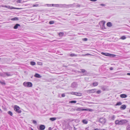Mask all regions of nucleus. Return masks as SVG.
Here are the masks:
<instances>
[{
	"label": "nucleus",
	"mask_w": 130,
	"mask_h": 130,
	"mask_svg": "<svg viewBox=\"0 0 130 130\" xmlns=\"http://www.w3.org/2000/svg\"><path fill=\"white\" fill-rule=\"evenodd\" d=\"M82 95V94L80 93H78V92H75V95L78 96H81Z\"/></svg>",
	"instance_id": "19"
},
{
	"label": "nucleus",
	"mask_w": 130,
	"mask_h": 130,
	"mask_svg": "<svg viewBox=\"0 0 130 130\" xmlns=\"http://www.w3.org/2000/svg\"><path fill=\"white\" fill-rule=\"evenodd\" d=\"M48 130H52V128H51V127H49L48 128Z\"/></svg>",
	"instance_id": "53"
},
{
	"label": "nucleus",
	"mask_w": 130,
	"mask_h": 130,
	"mask_svg": "<svg viewBox=\"0 0 130 130\" xmlns=\"http://www.w3.org/2000/svg\"><path fill=\"white\" fill-rule=\"evenodd\" d=\"M54 23V21H50L49 22V23L50 24H53Z\"/></svg>",
	"instance_id": "33"
},
{
	"label": "nucleus",
	"mask_w": 130,
	"mask_h": 130,
	"mask_svg": "<svg viewBox=\"0 0 130 130\" xmlns=\"http://www.w3.org/2000/svg\"><path fill=\"white\" fill-rule=\"evenodd\" d=\"M69 55L71 57L76 56H77V55L75 54H70Z\"/></svg>",
	"instance_id": "22"
},
{
	"label": "nucleus",
	"mask_w": 130,
	"mask_h": 130,
	"mask_svg": "<svg viewBox=\"0 0 130 130\" xmlns=\"http://www.w3.org/2000/svg\"><path fill=\"white\" fill-rule=\"evenodd\" d=\"M106 121V120L103 118H101L99 120V122L102 123H105Z\"/></svg>",
	"instance_id": "4"
},
{
	"label": "nucleus",
	"mask_w": 130,
	"mask_h": 130,
	"mask_svg": "<svg viewBox=\"0 0 130 130\" xmlns=\"http://www.w3.org/2000/svg\"><path fill=\"white\" fill-rule=\"evenodd\" d=\"M3 77H6V72L4 73L3 74Z\"/></svg>",
	"instance_id": "37"
},
{
	"label": "nucleus",
	"mask_w": 130,
	"mask_h": 130,
	"mask_svg": "<svg viewBox=\"0 0 130 130\" xmlns=\"http://www.w3.org/2000/svg\"><path fill=\"white\" fill-rule=\"evenodd\" d=\"M109 55L110 56H109V57H115L116 56V55H115L113 54H110Z\"/></svg>",
	"instance_id": "30"
},
{
	"label": "nucleus",
	"mask_w": 130,
	"mask_h": 130,
	"mask_svg": "<svg viewBox=\"0 0 130 130\" xmlns=\"http://www.w3.org/2000/svg\"><path fill=\"white\" fill-rule=\"evenodd\" d=\"M21 0H18L17 1V3H21Z\"/></svg>",
	"instance_id": "48"
},
{
	"label": "nucleus",
	"mask_w": 130,
	"mask_h": 130,
	"mask_svg": "<svg viewBox=\"0 0 130 130\" xmlns=\"http://www.w3.org/2000/svg\"><path fill=\"white\" fill-rule=\"evenodd\" d=\"M101 54L102 55H103L106 56H110V54L108 53H104L103 52H102L101 53Z\"/></svg>",
	"instance_id": "15"
},
{
	"label": "nucleus",
	"mask_w": 130,
	"mask_h": 130,
	"mask_svg": "<svg viewBox=\"0 0 130 130\" xmlns=\"http://www.w3.org/2000/svg\"><path fill=\"white\" fill-rule=\"evenodd\" d=\"M102 89L103 90H104V89H103L102 88Z\"/></svg>",
	"instance_id": "63"
},
{
	"label": "nucleus",
	"mask_w": 130,
	"mask_h": 130,
	"mask_svg": "<svg viewBox=\"0 0 130 130\" xmlns=\"http://www.w3.org/2000/svg\"><path fill=\"white\" fill-rule=\"evenodd\" d=\"M19 20V19L17 17H15L11 19V20L12 21H17Z\"/></svg>",
	"instance_id": "21"
},
{
	"label": "nucleus",
	"mask_w": 130,
	"mask_h": 130,
	"mask_svg": "<svg viewBox=\"0 0 130 130\" xmlns=\"http://www.w3.org/2000/svg\"><path fill=\"white\" fill-rule=\"evenodd\" d=\"M102 89L103 90H104V89H103L102 88Z\"/></svg>",
	"instance_id": "62"
},
{
	"label": "nucleus",
	"mask_w": 130,
	"mask_h": 130,
	"mask_svg": "<svg viewBox=\"0 0 130 130\" xmlns=\"http://www.w3.org/2000/svg\"><path fill=\"white\" fill-rule=\"evenodd\" d=\"M110 70H112L113 69V68L112 67H111L110 69Z\"/></svg>",
	"instance_id": "55"
},
{
	"label": "nucleus",
	"mask_w": 130,
	"mask_h": 130,
	"mask_svg": "<svg viewBox=\"0 0 130 130\" xmlns=\"http://www.w3.org/2000/svg\"><path fill=\"white\" fill-rule=\"evenodd\" d=\"M127 121L126 120H122L120 121V125H122L126 123Z\"/></svg>",
	"instance_id": "6"
},
{
	"label": "nucleus",
	"mask_w": 130,
	"mask_h": 130,
	"mask_svg": "<svg viewBox=\"0 0 130 130\" xmlns=\"http://www.w3.org/2000/svg\"><path fill=\"white\" fill-rule=\"evenodd\" d=\"M8 8L10 9H13V7H10V6H9L8 7Z\"/></svg>",
	"instance_id": "49"
},
{
	"label": "nucleus",
	"mask_w": 130,
	"mask_h": 130,
	"mask_svg": "<svg viewBox=\"0 0 130 130\" xmlns=\"http://www.w3.org/2000/svg\"><path fill=\"white\" fill-rule=\"evenodd\" d=\"M4 7H6V8H8V7L6 5H5V6H4Z\"/></svg>",
	"instance_id": "58"
},
{
	"label": "nucleus",
	"mask_w": 130,
	"mask_h": 130,
	"mask_svg": "<svg viewBox=\"0 0 130 130\" xmlns=\"http://www.w3.org/2000/svg\"><path fill=\"white\" fill-rule=\"evenodd\" d=\"M65 95L63 93L61 95V96L62 97H65Z\"/></svg>",
	"instance_id": "47"
},
{
	"label": "nucleus",
	"mask_w": 130,
	"mask_h": 130,
	"mask_svg": "<svg viewBox=\"0 0 130 130\" xmlns=\"http://www.w3.org/2000/svg\"><path fill=\"white\" fill-rule=\"evenodd\" d=\"M20 25L18 24H16L14 26L13 28L15 29H17L18 28V26H20Z\"/></svg>",
	"instance_id": "14"
},
{
	"label": "nucleus",
	"mask_w": 130,
	"mask_h": 130,
	"mask_svg": "<svg viewBox=\"0 0 130 130\" xmlns=\"http://www.w3.org/2000/svg\"><path fill=\"white\" fill-rule=\"evenodd\" d=\"M60 96V95L59 94L58 95V97H59Z\"/></svg>",
	"instance_id": "60"
},
{
	"label": "nucleus",
	"mask_w": 130,
	"mask_h": 130,
	"mask_svg": "<svg viewBox=\"0 0 130 130\" xmlns=\"http://www.w3.org/2000/svg\"><path fill=\"white\" fill-rule=\"evenodd\" d=\"M6 76H11L12 75V74L11 73V72H6Z\"/></svg>",
	"instance_id": "12"
},
{
	"label": "nucleus",
	"mask_w": 130,
	"mask_h": 130,
	"mask_svg": "<svg viewBox=\"0 0 130 130\" xmlns=\"http://www.w3.org/2000/svg\"><path fill=\"white\" fill-rule=\"evenodd\" d=\"M107 25L108 26L110 27L112 26V24L111 22H108L107 23Z\"/></svg>",
	"instance_id": "17"
},
{
	"label": "nucleus",
	"mask_w": 130,
	"mask_h": 130,
	"mask_svg": "<svg viewBox=\"0 0 130 130\" xmlns=\"http://www.w3.org/2000/svg\"><path fill=\"white\" fill-rule=\"evenodd\" d=\"M120 96L122 98H125L127 97L126 95L125 94H121L120 95Z\"/></svg>",
	"instance_id": "9"
},
{
	"label": "nucleus",
	"mask_w": 130,
	"mask_h": 130,
	"mask_svg": "<svg viewBox=\"0 0 130 130\" xmlns=\"http://www.w3.org/2000/svg\"><path fill=\"white\" fill-rule=\"evenodd\" d=\"M126 38V37H125V36H122L120 38L121 39H122V40H124V39H125Z\"/></svg>",
	"instance_id": "31"
},
{
	"label": "nucleus",
	"mask_w": 130,
	"mask_h": 130,
	"mask_svg": "<svg viewBox=\"0 0 130 130\" xmlns=\"http://www.w3.org/2000/svg\"><path fill=\"white\" fill-rule=\"evenodd\" d=\"M101 92V90H98L97 91L96 93L98 94H100Z\"/></svg>",
	"instance_id": "35"
},
{
	"label": "nucleus",
	"mask_w": 130,
	"mask_h": 130,
	"mask_svg": "<svg viewBox=\"0 0 130 130\" xmlns=\"http://www.w3.org/2000/svg\"><path fill=\"white\" fill-rule=\"evenodd\" d=\"M96 89H95L90 90H88L87 91V92L88 93H93L95 92Z\"/></svg>",
	"instance_id": "7"
},
{
	"label": "nucleus",
	"mask_w": 130,
	"mask_h": 130,
	"mask_svg": "<svg viewBox=\"0 0 130 130\" xmlns=\"http://www.w3.org/2000/svg\"><path fill=\"white\" fill-rule=\"evenodd\" d=\"M34 76L35 77L38 78H40L41 77V76L40 74L37 73H36L34 75Z\"/></svg>",
	"instance_id": "16"
},
{
	"label": "nucleus",
	"mask_w": 130,
	"mask_h": 130,
	"mask_svg": "<svg viewBox=\"0 0 130 130\" xmlns=\"http://www.w3.org/2000/svg\"><path fill=\"white\" fill-rule=\"evenodd\" d=\"M85 124H87L88 123V121L85 120H83L82 121Z\"/></svg>",
	"instance_id": "24"
},
{
	"label": "nucleus",
	"mask_w": 130,
	"mask_h": 130,
	"mask_svg": "<svg viewBox=\"0 0 130 130\" xmlns=\"http://www.w3.org/2000/svg\"><path fill=\"white\" fill-rule=\"evenodd\" d=\"M115 116L114 115L111 118V119L112 120H114L115 119Z\"/></svg>",
	"instance_id": "38"
},
{
	"label": "nucleus",
	"mask_w": 130,
	"mask_h": 130,
	"mask_svg": "<svg viewBox=\"0 0 130 130\" xmlns=\"http://www.w3.org/2000/svg\"><path fill=\"white\" fill-rule=\"evenodd\" d=\"M98 83L96 82H93L92 84L93 86H97L98 85Z\"/></svg>",
	"instance_id": "18"
},
{
	"label": "nucleus",
	"mask_w": 130,
	"mask_h": 130,
	"mask_svg": "<svg viewBox=\"0 0 130 130\" xmlns=\"http://www.w3.org/2000/svg\"><path fill=\"white\" fill-rule=\"evenodd\" d=\"M75 15H77V16L79 15H77V14Z\"/></svg>",
	"instance_id": "61"
},
{
	"label": "nucleus",
	"mask_w": 130,
	"mask_h": 130,
	"mask_svg": "<svg viewBox=\"0 0 130 130\" xmlns=\"http://www.w3.org/2000/svg\"><path fill=\"white\" fill-rule=\"evenodd\" d=\"M45 126L43 125H40L38 129L40 130H44L45 128Z\"/></svg>",
	"instance_id": "8"
},
{
	"label": "nucleus",
	"mask_w": 130,
	"mask_h": 130,
	"mask_svg": "<svg viewBox=\"0 0 130 130\" xmlns=\"http://www.w3.org/2000/svg\"><path fill=\"white\" fill-rule=\"evenodd\" d=\"M33 123L35 124H37V122L35 120H34L33 121Z\"/></svg>",
	"instance_id": "39"
},
{
	"label": "nucleus",
	"mask_w": 130,
	"mask_h": 130,
	"mask_svg": "<svg viewBox=\"0 0 130 130\" xmlns=\"http://www.w3.org/2000/svg\"><path fill=\"white\" fill-rule=\"evenodd\" d=\"M90 1L92 2H95L97 0H90Z\"/></svg>",
	"instance_id": "52"
},
{
	"label": "nucleus",
	"mask_w": 130,
	"mask_h": 130,
	"mask_svg": "<svg viewBox=\"0 0 130 130\" xmlns=\"http://www.w3.org/2000/svg\"><path fill=\"white\" fill-rule=\"evenodd\" d=\"M8 113L11 116H12L13 115L11 111H8Z\"/></svg>",
	"instance_id": "28"
},
{
	"label": "nucleus",
	"mask_w": 130,
	"mask_h": 130,
	"mask_svg": "<svg viewBox=\"0 0 130 130\" xmlns=\"http://www.w3.org/2000/svg\"><path fill=\"white\" fill-rule=\"evenodd\" d=\"M39 6V5L38 4H36L35 5H32V7H37Z\"/></svg>",
	"instance_id": "34"
},
{
	"label": "nucleus",
	"mask_w": 130,
	"mask_h": 130,
	"mask_svg": "<svg viewBox=\"0 0 130 130\" xmlns=\"http://www.w3.org/2000/svg\"><path fill=\"white\" fill-rule=\"evenodd\" d=\"M105 22H103V23L102 26V28L103 29H105Z\"/></svg>",
	"instance_id": "25"
},
{
	"label": "nucleus",
	"mask_w": 130,
	"mask_h": 130,
	"mask_svg": "<svg viewBox=\"0 0 130 130\" xmlns=\"http://www.w3.org/2000/svg\"><path fill=\"white\" fill-rule=\"evenodd\" d=\"M80 5L79 4H77L76 6V7H80Z\"/></svg>",
	"instance_id": "45"
},
{
	"label": "nucleus",
	"mask_w": 130,
	"mask_h": 130,
	"mask_svg": "<svg viewBox=\"0 0 130 130\" xmlns=\"http://www.w3.org/2000/svg\"><path fill=\"white\" fill-rule=\"evenodd\" d=\"M20 108L18 106L15 105L14 108V110L19 113H20L21 112V110H19Z\"/></svg>",
	"instance_id": "3"
},
{
	"label": "nucleus",
	"mask_w": 130,
	"mask_h": 130,
	"mask_svg": "<svg viewBox=\"0 0 130 130\" xmlns=\"http://www.w3.org/2000/svg\"><path fill=\"white\" fill-rule=\"evenodd\" d=\"M122 103L120 102H117L116 104V105H122Z\"/></svg>",
	"instance_id": "26"
},
{
	"label": "nucleus",
	"mask_w": 130,
	"mask_h": 130,
	"mask_svg": "<svg viewBox=\"0 0 130 130\" xmlns=\"http://www.w3.org/2000/svg\"><path fill=\"white\" fill-rule=\"evenodd\" d=\"M75 4L74 3L72 4H70L68 5H67V7H74L75 6Z\"/></svg>",
	"instance_id": "11"
},
{
	"label": "nucleus",
	"mask_w": 130,
	"mask_h": 130,
	"mask_svg": "<svg viewBox=\"0 0 130 130\" xmlns=\"http://www.w3.org/2000/svg\"><path fill=\"white\" fill-rule=\"evenodd\" d=\"M30 64L32 65H35L36 64V63L34 61H31L30 62Z\"/></svg>",
	"instance_id": "29"
},
{
	"label": "nucleus",
	"mask_w": 130,
	"mask_h": 130,
	"mask_svg": "<svg viewBox=\"0 0 130 130\" xmlns=\"http://www.w3.org/2000/svg\"><path fill=\"white\" fill-rule=\"evenodd\" d=\"M46 5L48 7L51 6V4H46L45 5Z\"/></svg>",
	"instance_id": "46"
},
{
	"label": "nucleus",
	"mask_w": 130,
	"mask_h": 130,
	"mask_svg": "<svg viewBox=\"0 0 130 130\" xmlns=\"http://www.w3.org/2000/svg\"><path fill=\"white\" fill-rule=\"evenodd\" d=\"M120 121L118 120H116L115 121V124L116 125L119 124L120 125Z\"/></svg>",
	"instance_id": "23"
},
{
	"label": "nucleus",
	"mask_w": 130,
	"mask_h": 130,
	"mask_svg": "<svg viewBox=\"0 0 130 130\" xmlns=\"http://www.w3.org/2000/svg\"><path fill=\"white\" fill-rule=\"evenodd\" d=\"M88 39L87 38H84L83 39V40L84 41H86Z\"/></svg>",
	"instance_id": "43"
},
{
	"label": "nucleus",
	"mask_w": 130,
	"mask_h": 130,
	"mask_svg": "<svg viewBox=\"0 0 130 130\" xmlns=\"http://www.w3.org/2000/svg\"><path fill=\"white\" fill-rule=\"evenodd\" d=\"M57 130V129H55V130Z\"/></svg>",
	"instance_id": "64"
},
{
	"label": "nucleus",
	"mask_w": 130,
	"mask_h": 130,
	"mask_svg": "<svg viewBox=\"0 0 130 130\" xmlns=\"http://www.w3.org/2000/svg\"><path fill=\"white\" fill-rule=\"evenodd\" d=\"M64 33L62 32H60L59 33V35L60 36H63Z\"/></svg>",
	"instance_id": "27"
},
{
	"label": "nucleus",
	"mask_w": 130,
	"mask_h": 130,
	"mask_svg": "<svg viewBox=\"0 0 130 130\" xmlns=\"http://www.w3.org/2000/svg\"><path fill=\"white\" fill-rule=\"evenodd\" d=\"M51 6L54 7L55 4H51Z\"/></svg>",
	"instance_id": "54"
},
{
	"label": "nucleus",
	"mask_w": 130,
	"mask_h": 130,
	"mask_svg": "<svg viewBox=\"0 0 130 130\" xmlns=\"http://www.w3.org/2000/svg\"><path fill=\"white\" fill-rule=\"evenodd\" d=\"M3 73H2L0 74V75L3 77Z\"/></svg>",
	"instance_id": "57"
},
{
	"label": "nucleus",
	"mask_w": 130,
	"mask_h": 130,
	"mask_svg": "<svg viewBox=\"0 0 130 130\" xmlns=\"http://www.w3.org/2000/svg\"><path fill=\"white\" fill-rule=\"evenodd\" d=\"M127 75H130V73H127Z\"/></svg>",
	"instance_id": "56"
},
{
	"label": "nucleus",
	"mask_w": 130,
	"mask_h": 130,
	"mask_svg": "<svg viewBox=\"0 0 130 130\" xmlns=\"http://www.w3.org/2000/svg\"><path fill=\"white\" fill-rule=\"evenodd\" d=\"M94 130H101L99 129L98 128H96V129H95ZM105 130V129H103V130Z\"/></svg>",
	"instance_id": "51"
},
{
	"label": "nucleus",
	"mask_w": 130,
	"mask_h": 130,
	"mask_svg": "<svg viewBox=\"0 0 130 130\" xmlns=\"http://www.w3.org/2000/svg\"><path fill=\"white\" fill-rule=\"evenodd\" d=\"M126 129L127 130H130V126H127L126 127Z\"/></svg>",
	"instance_id": "36"
},
{
	"label": "nucleus",
	"mask_w": 130,
	"mask_h": 130,
	"mask_svg": "<svg viewBox=\"0 0 130 130\" xmlns=\"http://www.w3.org/2000/svg\"><path fill=\"white\" fill-rule=\"evenodd\" d=\"M70 102L71 103H76V101H72Z\"/></svg>",
	"instance_id": "32"
},
{
	"label": "nucleus",
	"mask_w": 130,
	"mask_h": 130,
	"mask_svg": "<svg viewBox=\"0 0 130 130\" xmlns=\"http://www.w3.org/2000/svg\"><path fill=\"white\" fill-rule=\"evenodd\" d=\"M59 4H55V6L54 7H59Z\"/></svg>",
	"instance_id": "41"
},
{
	"label": "nucleus",
	"mask_w": 130,
	"mask_h": 130,
	"mask_svg": "<svg viewBox=\"0 0 130 130\" xmlns=\"http://www.w3.org/2000/svg\"><path fill=\"white\" fill-rule=\"evenodd\" d=\"M23 84L24 86L26 87H31L32 86V83L29 82H25Z\"/></svg>",
	"instance_id": "2"
},
{
	"label": "nucleus",
	"mask_w": 130,
	"mask_h": 130,
	"mask_svg": "<svg viewBox=\"0 0 130 130\" xmlns=\"http://www.w3.org/2000/svg\"><path fill=\"white\" fill-rule=\"evenodd\" d=\"M67 5L64 4H59V7L60 8L67 7Z\"/></svg>",
	"instance_id": "10"
},
{
	"label": "nucleus",
	"mask_w": 130,
	"mask_h": 130,
	"mask_svg": "<svg viewBox=\"0 0 130 130\" xmlns=\"http://www.w3.org/2000/svg\"><path fill=\"white\" fill-rule=\"evenodd\" d=\"M56 117L51 118L50 119V120L52 121H54L56 120Z\"/></svg>",
	"instance_id": "20"
},
{
	"label": "nucleus",
	"mask_w": 130,
	"mask_h": 130,
	"mask_svg": "<svg viewBox=\"0 0 130 130\" xmlns=\"http://www.w3.org/2000/svg\"><path fill=\"white\" fill-rule=\"evenodd\" d=\"M76 92H70V93L72 94L75 95Z\"/></svg>",
	"instance_id": "44"
},
{
	"label": "nucleus",
	"mask_w": 130,
	"mask_h": 130,
	"mask_svg": "<svg viewBox=\"0 0 130 130\" xmlns=\"http://www.w3.org/2000/svg\"><path fill=\"white\" fill-rule=\"evenodd\" d=\"M78 86V84L76 82H74L71 84V87L73 88H76Z\"/></svg>",
	"instance_id": "5"
},
{
	"label": "nucleus",
	"mask_w": 130,
	"mask_h": 130,
	"mask_svg": "<svg viewBox=\"0 0 130 130\" xmlns=\"http://www.w3.org/2000/svg\"><path fill=\"white\" fill-rule=\"evenodd\" d=\"M100 5L102 6H105V5L103 4H100Z\"/></svg>",
	"instance_id": "50"
},
{
	"label": "nucleus",
	"mask_w": 130,
	"mask_h": 130,
	"mask_svg": "<svg viewBox=\"0 0 130 130\" xmlns=\"http://www.w3.org/2000/svg\"><path fill=\"white\" fill-rule=\"evenodd\" d=\"M0 82L1 83V84H2V85H5V82H2V81H0Z\"/></svg>",
	"instance_id": "42"
},
{
	"label": "nucleus",
	"mask_w": 130,
	"mask_h": 130,
	"mask_svg": "<svg viewBox=\"0 0 130 130\" xmlns=\"http://www.w3.org/2000/svg\"><path fill=\"white\" fill-rule=\"evenodd\" d=\"M13 9H18V8H14V7H13Z\"/></svg>",
	"instance_id": "59"
},
{
	"label": "nucleus",
	"mask_w": 130,
	"mask_h": 130,
	"mask_svg": "<svg viewBox=\"0 0 130 130\" xmlns=\"http://www.w3.org/2000/svg\"><path fill=\"white\" fill-rule=\"evenodd\" d=\"M80 70L83 73H84L85 71V70L84 69H81Z\"/></svg>",
	"instance_id": "40"
},
{
	"label": "nucleus",
	"mask_w": 130,
	"mask_h": 130,
	"mask_svg": "<svg viewBox=\"0 0 130 130\" xmlns=\"http://www.w3.org/2000/svg\"><path fill=\"white\" fill-rule=\"evenodd\" d=\"M126 106L125 105H123L121 106L120 107V108L122 110H124L126 108Z\"/></svg>",
	"instance_id": "13"
},
{
	"label": "nucleus",
	"mask_w": 130,
	"mask_h": 130,
	"mask_svg": "<svg viewBox=\"0 0 130 130\" xmlns=\"http://www.w3.org/2000/svg\"><path fill=\"white\" fill-rule=\"evenodd\" d=\"M89 109H83L82 107L79 108L77 109L72 108L71 109V111H75L76 110L77 111H84L89 110Z\"/></svg>",
	"instance_id": "1"
}]
</instances>
